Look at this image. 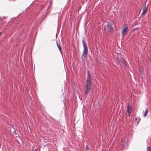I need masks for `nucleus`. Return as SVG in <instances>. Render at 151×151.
Segmentation results:
<instances>
[{
  "mask_svg": "<svg viewBox=\"0 0 151 151\" xmlns=\"http://www.w3.org/2000/svg\"><path fill=\"white\" fill-rule=\"evenodd\" d=\"M91 75L90 74L89 71H88V77L86 84L85 86V93H88L90 90L91 86Z\"/></svg>",
  "mask_w": 151,
  "mask_h": 151,
  "instance_id": "f257e3e1",
  "label": "nucleus"
},
{
  "mask_svg": "<svg viewBox=\"0 0 151 151\" xmlns=\"http://www.w3.org/2000/svg\"><path fill=\"white\" fill-rule=\"evenodd\" d=\"M82 43L83 47V50L82 54V56L84 58H86L88 53V48L84 40H82Z\"/></svg>",
  "mask_w": 151,
  "mask_h": 151,
  "instance_id": "f03ea898",
  "label": "nucleus"
},
{
  "mask_svg": "<svg viewBox=\"0 0 151 151\" xmlns=\"http://www.w3.org/2000/svg\"><path fill=\"white\" fill-rule=\"evenodd\" d=\"M113 23L112 22L110 21L107 24V29L110 32H112L113 30L112 25Z\"/></svg>",
  "mask_w": 151,
  "mask_h": 151,
  "instance_id": "7ed1b4c3",
  "label": "nucleus"
},
{
  "mask_svg": "<svg viewBox=\"0 0 151 151\" xmlns=\"http://www.w3.org/2000/svg\"><path fill=\"white\" fill-rule=\"evenodd\" d=\"M117 60L120 63H121L124 65H126V62L125 60L122 58H120L119 57H118V59Z\"/></svg>",
  "mask_w": 151,
  "mask_h": 151,
  "instance_id": "20e7f679",
  "label": "nucleus"
},
{
  "mask_svg": "<svg viewBox=\"0 0 151 151\" xmlns=\"http://www.w3.org/2000/svg\"><path fill=\"white\" fill-rule=\"evenodd\" d=\"M127 26L126 25H124V27L122 29V35L123 36H124L125 35H126L127 32Z\"/></svg>",
  "mask_w": 151,
  "mask_h": 151,
  "instance_id": "39448f33",
  "label": "nucleus"
},
{
  "mask_svg": "<svg viewBox=\"0 0 151 151\" xmlns=\"http://www.w3.org/2000/svg\"><path fill=\"white\" fill-rule=\"evenodd\" d=\"M147 12V9L146 8H145L143 9L142 14L144 15Z\"/></svg>",
  "mask_w": 151,
  "mask_h": 151,
  "instance_id": "423d86ee",
  "label": "nucleus"
},
{
  "mask_svg": "<svg viewBox=\"0 0 151 151\" xmlns=\"http://www.w3.org/2000/svg\"><path fill=\"white\" fill-rule=\"evenodd\" d=\"M130 106H128L127 109V111L129 114L130 113Z\"/></svg>",
  "mask_w": 151,
  "mask_h": 151,
  "instance_id": "0eeeda50",
  "label": "nucleus"
},
{
  "mask_svg": "<svg viewBox=\"0 0 151 151\" xmlns=\"http://www.w3.org/2000/svg\"><path fill=\"white\" fill-rule=\"evenodd\" d=\"M148 112V111L147 110V109H146L145 111V113L143 114V116L144 117H145L147 115V114Z\"/></svg>",
  "mask_w": 151,
  "mask_h": 151,
  "instance_id": "6e6552de",
  "label": "nucleus"
},
{
  "mask_svg": "<svg viewBox=\"0 0 151 151\" xmlns=\"http://www.w3.org/2000/svg\"><path fill=\"white\" fill-rule=\"evenodd\" d=\"M140 119L139 117L136 118H135V120L136 121L137 123L140 121Z\"/></svg>",
  "mask_w": 151,
  "mask_h": 151,
  "instance_id": "1a4fd4ad",
  "label": "nucleus"
},
{
  "mask_svg": "<svg viewBox=\"0 0 151 151\" xmlns=\"http://www.w3.org/2000/svg\"><path fill=\"white\" fill-rule=\"evenodd\" d=\"M124 140H123V139H122V140L121 142V145H122V146H124Z\"/></svg>",
  "mask_w": 151,
  "mask_h": 151,
  "instance_id": "9d476101",
  "label": "nucleus"
},
{
  "mask_svg": "<svg viewBox=\"0 0 151 151\" xmlns=\"http://www.w3.org/2000/svg\"><path fill=\"white\" fill-rule=\"evenodd\" d=\"M147 151H151V147H148L147 148Z\"/></svg>",
  "mask_w": 151,
  "mask_h": 151,
  "instance_id": "9b49d317",
  "label": "nucleus"
},
{
  "mask_svg": "<svg viewBox=\"0 0 151 151\" xmlns=\"http://www.w3.org/2000/svg\"><path fill=\"white\" fill-rule=\"evenodd\" d=\"M57 46L60 50V51H61V47H60L58 45V44H57Z\"/></svg>",
  "mask_w": 151,
  "mask_h": 151,
  "instance_id": "f8f14e48",
  "label": "nucleus"
},
{
  "mask_svg": "<svg viewBox=\"0 0 151 151\" xmlns=\"http://www.w3.org/2000/svg\"><path fill=\"white\" fill-rule=\"evenodd\" d=\"M139 73L140 74H142L143 73V71L142 70H139Z\"/></svg>",
  "mask_w": 151,
  "mask_h": 151,
  "instance_id": "ddd939ff",
  "label": "nucleus"
},
{
  "mask_svg": "<svg viewBox=\"0 0 151 151\" xmlns=\"http://www.w3.org/2000/svg\"><path fill=\"white\" fill-rule=\"evenodd\" d=\"M86 148L87 150H88L89 149V148L87 147V146H86Z\"/></svg>",
  "mask_w": 151,
  "mask_h": 151,
  "instance_id": "4468645a",
  "label": "nucleus"
},
{
  "mask_svg": "<svg viewBox=\"0 0 151 151\" xmlns=\"http://www.w3.org/2000/svg\"><path fill=\"white\" fill-rule=\"evenodd\" d=\"M1 33H2V32H0V35H1Z\"/></svg>",
  "mask_w": 151,
  "mask_h": 151,
  "instance_id": "2eb2a0df",
  "label": "nucleus"
}]
</instances>
